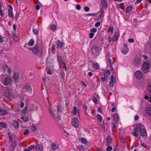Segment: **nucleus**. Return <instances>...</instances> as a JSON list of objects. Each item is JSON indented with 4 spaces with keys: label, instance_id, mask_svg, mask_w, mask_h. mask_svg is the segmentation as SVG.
Wrapping results in <instances>:
<instances>
[{
    "label": "nucleus",
    "instance_id": "f257e3e1",
    "mask_svg": "<svg viewBox=\"0 0 151 151\" xmlns=\"http://www.w3.org/2000/svg\"><path fill=\"white\" fill-rule=\"evenodd\" d=\"M1 82L5 86L9 85L12 81V78L8 75L2 74L0 77Z\"/></svg>",
    "mask_w": 151,
    "mask_h": 151
},
{
    "label": "nucleus",
    "instance_id": "f03ea898",
    "mask_svg": "<svg viewBox=\"0 0 151 151\" xmlns=\"http://www.w3.org/2000/svg\"><path fill=\"white\" fill-rule=\"evenodd\" d=\"M135 130L139 132L140 135L142 137H145L147 135L146 130L145 126L141 124H137L135 128Z\"/></svg>",
    "mask_w": 151,
    "mask_h": 151
},
{
    "label": "nucleus",
    "instance_id": "7ed1b4c3",
    "mask_svg": "<svg viewBox=\"0 0 151 151\" xmlns=\"http://www.w3.org/2000/svg\"><path fill=\"white\" fill-rule=\"evenodd\" d=\"M72 125L75 127L77 128L79 126V123L77 118L76 117L72 119L71 121Z\"/></svg>",
    "mask_w": 151,
    "mask_h": 151
},
{
    "label": "nucleus",
    "instance_id": "20e7f679",
    "mask_svg": "<svg viewBox=\"0 0 151 151\" xmlns=\"http://www.w3.org/2000/svg\"><path fill=\"white\" fill-rule=\"evenodd\" d=\"M99 48L96 45L92 46L91 51L93 55H98L99 53Z\"/></svg>",
    "mask_w": 151,
    "mask_h": 151
},
{
    "label": "nucleus",
    "instance_id": "39448f33",
    "mask_svg": "<svg viewBox=\"0 0 151 151\" xmlns=\"http://www.w3.org/2000/svg\"><path fill=\"white\" fill-rule=\"evenodd\" d=\"M22 90L23 92H26L28 91H31L32 88L29 84H26L23 87Z\"/></svg>",
    "mask_w": 151,
    "mask_h": 151
},
{
    "label": "nucleus",
    "instance_id": "423d86ee",
    "mask_svg": "<svg viewBox=\"0 0 151 151\" xmlns=\"http://www.w3.org/2000/svg\"><path fill=\"white\" fill-rule=\"evenodd\" d=\"M20 75L19 74L17 73H14L13 74V78L15 83H17L19 79Z\"/></svg>",
    "mask_w": 151,
    "mask_h": 151
},
{
    "label": "nucleus",
    "instance_id": "0eeeda50",
    "mask_svg": "<svg viewBox=\"0 0 151 151\" xmlns=\"http://www.w3.org/2000/svg\"><path fill=\"white\" fill-rule=\"evenodd\" d=\"M135 74L136 78L138 79H141L143 76L142 73L139 71H137Z\"/></svg>",
    "mask_w": 151,
    "mask_h": 151
},
{
    "label": "nucleus",
    "instance_id": "6e6552de",
    "mask_svg": "<svg viewBox=\"0 0 151 151\" xmlns=\"http://www.w3.org/2000/svg\"><path fill=\"white\" fill-rule=\"evenodd\" d=\"M36 151H43V146L41 144L37 145L35 147Z\"/></svg>",
    "mask_w": 151,
    "mask_h": 151
},
{
    "label": "nucleus",
    "instance_id": "1a4fd4ad",
    "mask_svg": "<svg viewBox=\"0 0 151 151\" xmlns=\"http://www.w3.org/2000/svg\"><path fill=\"white\" fill-rule=\"evenodd\" d=\"M115 79L114 78L113 75H111V76L109 84V87L111 88H113V82H114Z\"/></svg>",
    "mask_w": 151,
    "mask_h": 151
},
{
    "label": "nucleus",
    "instance_id": "9d476101",
    "mask_svg": "<svg viewBox=\"0 0 151 151\" xmlns=\"http://www.w3.org/2000/svg\"><path fill=\"white\" fill-rule=\"evenodd\" d=\"M5 90V95L6 97L9 96L10 94V91L8 88H5L4 89Z\"/></svg>",
    "mask_w": 151,
    "mask_h": 151
},
{
    "label": "nucleus",
    "instance_id": "9b49d317",
    "mask_svg": "<svg viewBox=\"0 0 151 151\" xmlns=\"http://www.w3.org/2000/svg\"><path fill=\"white\" fill-rule=\"evenodd\" d=\"M39 47L37 45H35L33 48L32 52L34 54H37L38 52Z\"/></svg>",
    "mask_w": 151,
    "mask_h": 151
},
{
    "label": "nucleus",
    "instance_id": "f8f14e48",
    "mask_svg": "<svg viewBox=\"0 0 151 151\" xmlns=\"http://www.w3.org/2000/svg\"><path fill=\"white\" fill-rule=\"evenodd\" d=\"M114 121L116 123L119 121V119L118 114H115L113 116Z\"/></svg>",
    "mask_w": 151,
    "mask_h": 151
},
{
    "label": "nucleus",
    "instance_id": "ddd939ff",
    "mask_svg": "<svg viewBox=\"0 0 151 151\" xmlns=\"http://www.w3.org/2000/svg\"><path fill=\"white\" fill-rule=\"evenodd\" d=\"M16 145V142L15 141L13 142L10 147V150L11 151H14Z\"/></svg>",
    "mask_w": 151,
    "mask_h": 151
},
{
    "label": "nucleus",
    "instance_id": "4468645a",
    "mask_svg": "<svg viewBox=\"0 0 151 151\" xmlns=\"http://www.w3.org/2000/svg\"><path fill=\"white\" fill-rule=\"evenodd\" d=\"M129 51L128 47H124L121 50L122 53L124 55H126Z\"/></svg>",
    "mask_w": 151,
    "mask_h": 151
},
{
    "label": "nucleus",
    "instance_id": "2eb2a0df",
    "mask_svg": "<svg viewBox=\"0 0 151 151\" xmlns=\"http://www.w3.org/2000/svg\"><path fill=\"white\" fill-rule=\"evenodd\" d=\"M12 124L14 127L16 129H18L19 127V123L15 120H14L12 122Z\"/></svg>",
    "mask_w": 151,
    "mask_h": 151
},
{
    "label": "nucleus",
    "instance_id": "dca6fc26",
    "mask_svg": "<svg viewBox=\"0 0 151 151\" xmlns=\"http://www.w3.org/2000/svg\"><path fill=\"white\" fill-rule=\"evenodd\" d=\"M133 9V7L132 6H129L127 7L125 10V12L128 13L131 12Z\"/></svg>",
    "mask_w": 151,
    "mask_h": 151
},
{
    "label": "nucleus",
    "instance_id": "f3484780",
    "mask_svg": "<svg viewBox=\"0 0 151 151\" xmlns=\"http://www.w3.org/2000/svg\"><path fill=\"white\" fill-rule=\"evenodd\" d=\"M143 66L145 69L147 70L149 68L150 65L149 63H145L143 64Z\"/></svg>",
    "mask_w": 151,
    "mask_h": 151
},
{
    "label": "nucleus",
    "instance_id": "a211bd4d",
    "mask_svg": "<svg viewBox=\"0 0 151 151\" xmlns=\"http://www.w3.org/2000/svg\"><path fill=\"white\" fill-rule=\"evenodd\" d=\"M49 27L50 29L53 31H54L56 29L57 26L55 25L52 24L50 25Z\"/></svg>",
    "mask_w": 151,
    "mask_h": 151
},
{
    "label": "nucleus",
    "instance_id": "6ab92c4d",
    "mask_svg": "<svg viewBox=\"0 0 151 151\" xmlns=\"http://www.w3.org/2000/svg\"><path fill=\"white\" fill-rule=\"evenodd\" d=\"M134 63L136 65L139 64L140 60L139 58L137 57L134 60Z\"/></svg>",
    "mask_w": 151,
    "mask_h": 151
},
{
    "label": "nucleus",
    "instance_id": "aec40b11",
    "mask_svg": "<svg viewBox=\"0 0 151 151\" xmlns=\"http://www.w3.org/2000/svg\"><path fill=\"white\" fill-rule=\"evenodd\" d=\"M111 139L110 135H108L107 137L106 142L108 145H109L111 144Z\"/></svg>",
    "mask_w": 151,
    "mask_h": 151
},
{
    "label": "nucleus",
    "instance_id": "412c9836",
    "mask_svg": "<svg viewBox=\"0 0 151 151\" xmlns=\"http://www.w3.org/2000/svg\"><path fill=\"white\" fill-rule=\"evenodd\" d=\"M79 113V109H77V108L76 106H74L73 107V114L76 115L78 113V114Z\"/></svg>",
    "mask_w": 151,
    "mask_h": 151
},
{
    "label": "nucleus",
    "instance_id": "4be33fe9",
    "mask_svg": "<svg viewBox=\"0 0 151 151\" xmlns=\"http://www.w3.org/2000/svg\"><path fill=\"white\" fill-rule=\"evenodd\" d=\"M92 67L93 68L96 69H98L99 68V65L96 63H94L92 64Z\"/></svg>",
    "mask_w": 151,
    "mask_h": 151
},
{
    "label": "nucleus",
    "instance_id": "5701e85b",
    "mask_svg": "<svg viewBox=\"0 0 151 151\" xmlns=\"http://www.w3.org/2000/svg\"><path fill=\"white\" fill-rule=\"evenodd\" d=\"M146 111L148 115L151 116V107L147 108L146 109Z\"/></svg>",
    "mask_w": 151,
    "mask_h": 151
},
{
    "label": "nucleus",
    "instance_id": "b1692460",
    "mask_svg": "<svg viewBox=\"0 0 151 151\" xmlns=\"http://www.w3.org/2000/svg\"><path fill=\"white\" fill-rule=\"evenodd\" d=\"M119 35L118 33L116 34L113 36L112 38V40L114 42L116 41L117 40V39Z\"/></svg>",
    "mask_w": 151,
    "mask_h": 151
},
{
    "label": "nucleus",
    "instance_id": "393cba45",
    "mask_svg": "<svg viewBox=\"0 0 151 151\" xmlns=\"http://www.w3.org/2000/svg\"><path fill=\"white\" fill-rule=\"evenodd\" d=\"M51 147L53 150H55L58 148V145L53 143Z\"/></svg>",
    "mask_w": 151,
    "mask_h": 151
},
{
    "label": "nucleus",
    "instance_id": "a878e982",
    "mask_svg": "<svg viewBox=\"0 0 151 151\" xmlns=\"http://www.w3.org/2000/svg\"><path fill=\"white\" fill-rule=\"evenodd\" d=\"M34 41L32 39H31L28 42L27 45L30 46H32L34 45Z\"/></svg>",
    "mask_w": 151,
    "mask_h": 151
},
{
    "label": "nucleus",
    "instance_id": "bb28decb",
    "mask_svg": "<svg viewBox=\"0 0 151 151\" xmlns=\"http://www.w3.org/2000/svg\"><path fill=\"white\" fill-rule=\"evenodd\" d=\"M7 111L6 110H2V109L0 107V115H3L6 114Z\"/></svg>",
    "mask_w": 151,
    "mask_h": 151
},
{
    "label": "nucleus",
    "instance_id": "cd10ccee",
    "mask_svg": "<svg viewBox=\"0 0 151 151\" xmlns=\"http://www.w3.org/2000/svg\"><path fill=\"white\" fill-rule=\"evenodd\" d=\"M63 43L61 42H59L57 44V48L58 49H61L63 47Z\"/></svg>",
    "mask_w": 151,
    "mask_h": 151
},
{
    "label": "nucleus",
    "instance_id": "c85d7f7f",
    "mask_svg": "<svg viewBox=\"0 0 151 151\" xmlns=\"http://www.w3.org/2000/svg\"><path fill=\"white\" fill-rule=\"evenodd\" d=\"M132 134L135 137H138V132L134 129V132H132Z\"/></svg>",
    "mask_w": 151,
    "mask_h": 151
},
{
    "label": "nucleus",
    "instance_id": "c756f323",
    "mask_svg": "<svg viewBox=\"0 0 151 151\" xmlns=\"http://www.w3.org/2000/svg\"><path fill=\"white\" fill-rule=\"evenodd\" d=\"M96 117L99 121L101 122L102 121V116L100 114H98L96 116Z\"/></svg>",
    "mask_w": 151,
    "mask_h": 151
},
{
    "label": "nucleus",
    "instance_id": "7c9ffc66",
    "mask_svg": "<svg viewBox=\"0 0 151 151\" xmlns=\"http://www.w3.org/2000/svg\"><path fill=\"white\" fill-rule=\"evenodd\" d=\"M81 140L82 142L84 144H86L87 143V141L86 139L83 137L81 138Z\"/></svg>",
    "mask_w": 151,
    "mask_h": 151
},
{
    "label": "nucleus",
    "instance_id": "2f4dec72",
    "mask_svg": "<svg viewBox=\"0 0 151 151\" xmlns=\"http://www.w3.org/2000/svg\"><path fill=\"white\" fill-rule=\"evenodd\" d=\"M0 126L3 128H5L7 127V124L6 123L0 122Z\"/></svg>",
    "mask_w": 151,
    "mask_h": 151
},
{
    "label": "nucleus",
    "instance_id": "473e14b6",
    "mask_svg": "<svg viewBox=\"0 0 151 151\" xmlns=\"http://www.w3.org/2000/svg\"><path fill=\"white\" fill-rule=\"evenodd\" d=\"M104 15L102 14H101L99 17L97 18V20H102L104 18Z\"/></svg>",
    "mask_w": 151,
    "mask_h": 151
},
{
    "label": "nucleus",
    "instance_id": "72a5a7b5",
    "mask_svg": "<svg viewBox=\"0 0 151 151\" xmlns=\"http://www.w3.org/2000/svg\"><path fill=\"white\" fill-rule=\"evenodd\" d=\"M49 110L52 117L53 118L55 117V114L53 113V112H52V109H49Z\"/></svg>",
    "mask_w": 151,
    "mask_h": 151
},
{
    "label": "nucleus",
    "instance_id": "f704fd0d",
    "mask_svg": "<svg viewBox=\"0 0 151 151\" xmlns=\"http://www.w3.org/2000/svg\"><path fill=\"white\" fill-rule=\"evenodd\" d=\"M101 3L103 5L104 7H107V3L106 1L105 0H101Z\"/></svg>",
    "mask_w": 151,
    "mask_h": 151
},
{
    "label": "nucleus",
    "instance_id": "c9c22d12",
    "mask_svg": "<svg viewBox=\"0 0 151 151\" xmlns=\"http://www.w3.org/2000/svg\"><path fill=\"white\" fill-rule=\"evenodd\" d=\"M35 145H31L30 146L28 147L27 148V149L29 151L32 150V149L35 148Z\"/></svg>",
    "mask_w": 151,
    "mask_h": 151
},
{
    "label": "nucleus",
    "instance_id": "e433bc0d",
    "mask_svg": "<svg viewBox=\"0 0 151 151\" xmlns=\"http://www.w3.org/2000/svg\"><path fill=\"white\" fill-rule=\"evenodd\" d=\"M21 119L23 120V121L25 122L28 121V119L25 116H23L21 117Z\"/></svg>",
    "mask_w": 151,
    "mask_h": 151
},
{
    "label": "nucleus",
    "instance_id": "4c0bfd02",
    "mask_svg": "<svg viewBox=\"0 0 151 151\" xmlns=\"http://www.w3.org/2000/svg\"><path fill=\"white\" fill-rule=\"evenodd\" d=\"M114 27L113 26L110 27L108 30V32H109L112 33L113 31Z\"/></svg>",
    "mask_w": 151,
    "mask_h": 151
},
{
    "label": "nucleus",
    "instance_id": "58836bf2",
    "mask_svg": "<svg viewBox=\"0 0 151 151\" xmlns=\"http://www.w3.org/2000/svg\"><path fill=\"white\" fill-rule=\"evenodd\" d=\"M77 148L80 150H83L85 149L83 145H79L77 146Z\"/></svg>",
    "mask_w": 151,
    "mask_h": 151
},
{
    "label": "nucleus",
    "instance_id": "ea45409f",
    "mask_svg": "<svg viewBox=\"0 0 151 151\" xmlns=\"http://www.w3.org/2000/svg\"><path fill=\"white\" fill-rule=\"evenodd\" d=\"M8 13L9 17L12 18L13 17V14L10 10H8Z\"/></svg>",
    "mask_w": 151,
    "mask_h": 151
},
{
    "label": "nucleus",
    "instance_id": "a19ab883",
    "mask_svg": "<svg viewBox=\"0 0 151 151\" xmlns=\"http://www.w3.org/2000/svg\"><path fill=\"white\" fill-rule=\"evenodd\" d=\"M8 135L9 137V141L11 142L12 140V134L11 133L9 132L8 133Z\"/></svg>",
    "mask_w": 151,
    "mask_h": 151
},
{
    "label": "nucleus",
    "instance_id": "79ce46f5",
    "mask_svg": "<svg viewBox=\"0 0 151 151\" xmlns=\"http://www.w3.org/2000/svg\"><path fill=\"white\" fill-rule=\"evenodd\" d=\"M7 66L6 65L4 64L3 65L2 68V70L3 72L4 73L5 72L6 69L7 68Z\"/></svg>",
    "mask_w": 151,
    "mask_h": 151
},
{
    "label": "nucleus",
    "instance_id": "37998d69",
    "mask_svg": "<svg viewBox=\"0 0 151 151\" xmlns=\"http://www.w3.org/2000/svg\"><path fill=\"white\" fill-rule=\"evenodd\" d=\"M58 58L59 63H62V59L60 55H58Z\"/></svg>",
    "mask_w": 151,
    "mask_h": 151
},
{
    "label": "nucleus",
    "instance_id": "c03bdc74",
    "mask_svg": "<svg viewBox=\"0 0 151 151\" xmlns=\"http://www.w3.org/2000/svg\"><path fill=\"white\" fill-rule=\"evenodd\" d=\"M107 60H108V61L110 65L111 66H112L113 65V61H112L111 60L110 58L108 59Z\"/></svg>",
    "mask_w": 151,
    "mask_h": 151
},
{
    "label": "nucleus",
    "instance_id": "a18cd8bd",
    "mask_svg": "<svg viewBox=\"0 0 151 151\" xmlns=\"http://www.w3.org/2000/svg\"><path fill=\"white\" fill-rule=\"evenodd\" d=\"M31 129L33 131H36L37 130V128L35 126L33 125L31 128Z\"/></svg>",
    "mask_w": 151,
    "mask_h": 151
},
{
    "label": "nucleus",
    "instance_id": "49530a36",
    "mask_svg": "<svg viewBox=\"0 0 151 151\" xmlns=\"http://www.w3.org/2000/svg\"><path fill=\"white\" fill-rule=\"evenodd\" d=\"M93 101L95 104L98 103V102L97 99L95 97H94L93 99Z\"/></svg>",
    "mask_w": 151,
    "mask_h": 151
},
{
    "label": "nucleus",
    "instance_id": "de8ad7c7",
    "mask_svg": "<svg viewBox=\"0 0 151 151\" xmlns=\"http://www.w3.org/2000/svg\"><path fill=\"white\" fill-rule=\"evenodd\" d=\"M33 32L34 33V34L36 35L38 34V30L36 29H33Z\"/></svg>",
    "mask_w": 151,
    "mask_h": 151
},
{
    "label": "nucleus",
    "instance_id": "09e8293b",
    "mask_svg": "<svg viewBox=\"0 0 151 151\" xmlns=\"http://www.w3.org/2000/svg\"><path fill=\"white\" fill-rule=\"evenodd\" d=\"M57 110L58 112H60L62 111L63 109L60 106H57Z\"/></svg>",
    "mask_w": 151,
    "mask_h": 151
},
{
    "label": "nucleus",
    "instance_id": "8fccbe9b",
    "mask_svg": "<svg viewBox=\"0 0 151 151\" xmlns=\"http://www.w3.org/2000/svg\"><path fill=\"white\" fill-rule=\"evenodd\" d=\"M112 147L111 146H109L106 148V151H110L112 150Z\"/></svg>",
    "mask_w": 151,
    "mask_h": 151
},
{
    "label": "nucleus",
    "instance_id": "3c124183",
    "mask_svg": "<svg viewBox=\"0 0 151 151\" xmlns=\"http://www.w3.org/2000/svg\"><path fill=\"white\" fill-rule=\"evenodd\" d=\"M90 31L91 33H95L96 32L97 29L96 28H93L91 29Z\"/></svg>",
    "mask_w": 151,
    "mask_h": 151
},
{
    "label": "nucleus",
    "instance_id": "603ef678",
    "mask_svg": "<svg viewBox=\"0 0 151 151\" xmlns=\"http://www.w3.org/2000/svg\"><path fill=\"white\" fill-rule=\"evenodd\" d=\"M102 70L104 71L106 73L108 74L109 75L110 74V72L109 70H105L104 69H102Z\"/></svg>",
    "mask_w": 151,
    "mask_h": 151
},
{
    "label": "nucleus",
    "instance_id": "864d4df0",
    "mask_svg": "<svg viewBox=\"0 0 151 151\" xmlns=\"http://www.w3.org/2000/svg\"><path fill=\"white\" fill-rule=\"evenodd\" d=\"M98 13H89L87 14L86 15L88 16H95Z\"/></svg>",
    "mask_w": 151,
    "mask_h": 151
},
{
    "label": "nucleus",
    "instance_id": "5fc2aeb1",
    "mask_svg": "<svg viewBox=\"0 0 151 151\" xmlns=\"http://www.w3.org/2000/svg\"><path fill=\"white\" fill-rule=\"evenodd\" d=\"M55 120L56 121V122L58 123L60 121V117L58 116H57L56 118L55 119Z\"/></svg>",
    "mask_w": 151,
    "mask_h": 151
},
{
    "label": "nucleus",
    "instance_id": "6e6d98bb",
    "mask_svg": "<svg viewBox=\"0 0 151 151\" xmlns=\"http://www.w3.org/2000/svg\"><path fill=\"white\" fill-rule=\"evenodd\" d=\"M76 8L78 10H79L81 9V6L79 4H77L76 6Z\"/></svg>",
    "mask_w": 151,
    "mask_h": 151
},
{
    "label": "nucleus",
    "instance_id": "4d7b16f0",
    "mask_svg": "<svg viewBox=\"0 0 151 151\" xmlns=\"http://www.w3.org/2000/svg\"><path fill=\"white\" fill-rule=\"evenodd\" d=\"M63 134L65 136H69V134L65 130H64Z\"/></svg>",
    "mask_w": 151,
    "mask_h": 151
},
{
    "label": "nucleus",
    "instance_id": "13d9d810",
    "mask_svg": "<svg viewBox=\"0 0 151 151\" xmlns=\"http://www.w3.org/2000/svg\"><path fill=\"white\" fill-rule=\"evenodd\" d=\"M84 10L86 12H88L89 10V8L88 7L86 6L84 7Z\"/></svg>",
    "mask_w": 151,
    "mask_h": 151
},
{
    "label": "nucleus",
    "instance_id": "bf43d9fd",
    "mask_svg": "<svg viewBox=\"0 0 151 151\" xmlns=\"http://www.w3.org/2000/svg\"><path fill=\"white\" fill-rule=\"evenodd\" d=\"M24 134L26 135L29 133V130L28 129H25L23 132Z\"/></svg>",
    "mask_w": 151,
    "mask_h": 151
},
{
    "label": "nucleus",
    "instance_id": "052dcab7",
    "mask_svg": "<svg viewBox=\"0 0 151 151\" xmlns=\"http://www.w3.org/2000/svg\"><path fill=\"white\" fill-rule=\"evenodd\" d=\"M100 25V23L99 22H98L95 24V26L98 27Z\"/></svg>",
    "mask_w": 151,
    "mask_h": 151
},
{
    "label": "nucleus",
    "instance_id": "680f3d73",
    "mask_svg": "<svg viewBox=\"0 0 151 151\" xmlns=\"http://www.w3.org/2000/svg\"><path fill=\"white\" fill-rule=\"evenodd\" d=\"M94 35L93 33H91V32L89 34V37L91 38H93V37Z\"/></svg>",
    "mask_w": 151,
    "mask_h": 151
},
{
    "label": "nucleus",
    "instance_id": "e2e57ef3",
    "mask_svg": "<svg viewBox=\"0 0 151 151\" xmlns=\"http://www.w3.org/2000/svg\"><path fill=\"white\" fill-rule=\"evenodd\" d=\"M134 41V40L132 38H129L128 39V41L130 43H132Z\"/></svg>",
    "mask_w": 151,
    "mask_h": 151
},
{
    "label": "nucleus",
    "instance_id": "0e129e2a",
    "mask_svg": "<svg viewBox=\"0 0 151 151\" xmlns=\"http://www.w3.org/2000/svg\"><path fill=\"white\" fill-rule=\"evenodd\" d=\"M142 0H137L134 3L135 4H137L140 2Z\"/></svg>",
    "mask_w": 151,
    "mask_h": 151
},
{
    "label": "nucleus",
    "instance_id": "69168bd1",
    "mask_svg": "<svg viewBox=\"0 0 151 151\" xmlns=\"http://www.w3.org/2000/svg\"><path fill=\"white\" fill-rule=\"evenodd\" d=\"M139 119V116L138 115H135L134 117V119L135 121H137Z\"/></svg>",
    "mask_w": 151,
    "mask_h": 151
},
{
    "label": "nucleus",
    "instance_id": "338daca9",
    "mask_svg": "<svg viewBox=\"0 0 151 151\" xmlns=\"http://www.w3.org/2000/svg\"><path fill=\"white\" fill-rule=\"evenodd\" d=\"M27 111V108L26 107H25L24 110H23L22 112L24 113H26Z\"/></svg>",
    "mask_w": 151,
    "mask_h": 151
},
{
    "label": "nucleus",
    "instance_id": "774afa93",
    "mask_svg": "<svg viewBox=\"0 0 151 151\" xmlns=\"http://www.w3.org/2000/svg\"><path fill=\"white\" fill-rule=\"evenodd\" d=\"M147 88L149 92L151 93V86H148Z\"/></svg>",
    "mask_w": 151,
    "mask_h": 151
}]
</instances>
